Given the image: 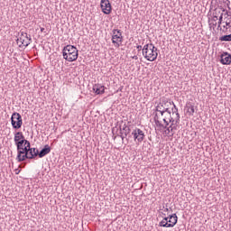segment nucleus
I'll use <instances>...</instances> for the list:
<instances>
[{
	"label": "nucleus",
	"mask_w": 231,
	"mask_h": 231,
	"mask_svg": "<svg viewBox=\"0 0 231 231\" xmlns=\"http://www.w3.org/2000/svg\"><path fill=\"white\" fill-rule=\"evenodd\" d=\"M126 129H129V126H127V125H124L123 128L120 127V132L122 133V131H125Z\"/></svg>",
	"instance_id": "nucleus-28"
},
{
	"label": "nucleus",
	"mask_w": 231,
	"mask_h": 231,
	"mask_svg": "<svg viewBox=\"0 0 231 231\" xmlns=\"http://www.w3.org/2000/svg\"><path fill=\"white\" fill-rule=\"evenodd\" d=\"M168 116H169V123L170 124H172V123L176 122V119L172 118V116H171V114H170V116L168 114Z\"/></svg>",
	"instance_id": "nucleus-27"
},
{
	"label": "nucleus",
	"mask_w": 231,
	"mask_h": 231,
	"mask_svg": "<svg viewBox=\"0 0 231 231\" xmlns=\"http://www.w3.org/2000/svg\"><path fill=\"white\" fill-rule=\"evenodd\" d=\"M169 106H171V102L162 101L156 106L155 111L161 113L162 116H163L165 113H168V115L171 116V110L169 109Z\"/></svg>",
	"instance_id": "nucleus-7"
},
{
	"label": "nucleus",
	"mask_w": 231,
	"mask_h": 231,
	"mask_svg": "<svg viewBox=\"0 0 231 231\" xmlns=\"http://www.w3.org/2000/svg\"><path fill=\"white\" fill-rule=\"evenodd\" d=\"M171 104L173 106V107L171 108L172 114L174 115L175 113L176 116H178V106H176V105L172 101L171 102Z\"/></svg>",
	"instance_id": "nucleus-22"
},
{
	"label": "nucleus",
	"mask_w": 231,
	"mask_h": 231,
	"mask_svg": "<svg viewBox=\"0 0 231 231\" xmlns=\"http://www.w3.org/2000/svg\"><path fill=\"white\" fill-rule=\"evenodd\" d=\"M16 42L19 48H21L22 46L28 48V46H30V42H26V40H24V36H23V32L21 31H20V36L19 38H17Z\"/></svg>",
	"instance_id": "nucleus-12"
},
{
	"label": "nucleus",
	"mask_w": 231,
	"mask_h": 231,
	"mask_svg": "<svg viewBox=\"0 0 231 231\" xmlns=\"http://www.w3.org/2000/svg\"><path fill=\"white\" fill-rule=\"evenodd\" d=\"M11 125L13 129H21L23 127V116L21 114L14 112L11 116Z\"/></svg>",
	"instance_id": "nucleus-4"
},
{
	"label": "nucleus",
	"mask_w": 231,
	"mask_h": 231,
	"mask_svg": "<svg viewBox=\"0 0 231 231\" xmlns=\"http://www.w3.org/2000/svg\"><path fill=\"white\" fill-rule=\"evenodd\" d=\"M39 156V150L37 148H30L27 160H35Z\"/></svg>",
	"instance_id": "nucleus-15"
},
{
	"label": "nucleus",
	"mask_w": 231,
	"mask_h": 231,
	"mask_svg": "<svg viewBox=\"0 0 231 231\" xmlns=\"http://www.w3.org/2000/svg\"><path fill=\"white\" fill-rule=\"evenodd\" d=\"M162 221L166 222V223H169V216L168 217H165Z\"/></svg>",
	"instance_id": "nucleus-32"
},
{
	"label": "nucleus",
	"mask_w": 231,
	"mask_h": 231,
	"mask_svg": "<svg viewBox=\"0 0 231 231\" xmlns=\"http://www.w3.org/2000/svg\"><path fill=\"white\" fill-rule=\"evenodd\" d=\"M132 59H134V60H138V56H133Z\"/></svg>",
	"instance_id": "nucleus-36"
},
{
	"label": "nucleus",
	"mask_w": 231,
	"mask_h": 231,
	"mask_svg": "<svg viewBox=\"0 0 231 231\" xmlns=\"http://www.w3.org/2000/svg\"><path fill=\"white\" fill-rule=\"evenodd\" d=\"M186 109H187V113H188V115H189V116H193L194 114L196 113V106L190 103H188L186 105Z\"/></svg>",
	"instance_id": "nucleus-16"
},
{
	"label": "nucleus",
	"mask_w": 231,
	"mask_h": 231,
	"mask_svg": "<svg viewBox=\"0 0 231 231\" xmlns=\"http://www.w3.org/2000/svg\"><path fill=\"white\" fill-rule=\"evenodd\" d=\"M24 147L32 148V144L30 143V141L25 139V143H23Z\"/></svg>",
	"instance_id": "nucleus-26"
},
{
	"label": "nucleus",
	"mask_w": 231,
	"mask_h": 231,
	"mask_svg": "<svg viewBox=\"0 0 231 231\" xmlns=\"http://www.w3.org/2000/svg\"><path fill=\"white\" fill-rule=\"evenodd\" d=\"M166 131L168 132V134L169 133H171L172 134H174V131L171 130V126L169 127L167 126Z\"/></svg>",
	"instance_id": "nucleus-29"
},
{
	"label": "nucleus",
	"mask_w": 231,
	"mask_h": 231,
	"mask_svg": "<svg viewBox=\"0 0 231 231\" xmlns=\"http://www.w3.org/2000/svg\"><path fill=\"white\" fill-rule=\"evenodd\" d=\"M93 91L96 93V95H104L106 92V87L100 84H96L93 86Z\"/></svg>",
	"instance_id": "nucleus-14"
},
{
	"label": "nucleus",
	"mask_w": 231,
	"mask_h": 231,
	"mask_svg": "<svg viewBox=\"0 0 231 231\" xmlns=\"http://www.w3.org/2000/svg\"><path fill=\"white\" fill-rule=\"evenodd\" d=\"M24 139V135L23 134V132H16L14 134V143H17V142H21V140Z\"/></svg>",
	"instance_id": "nucleus-18"
},
{
	"label": "nucleus",
	"mask_w": 231,
	"mask_h": 231,
	"mask_svg": "<svg viewBox=\"0 0 231 231\" xmlns=\"http://www.w3.org/2000/svg\"><path fill=\"white\" fill-rule=\"evenodd\" d=\"M44 30H46L44 27H41V32H44Z\"/></svg>",
	"instance_id": "nucleus-37"
},
{
	"label": "nucleus",
	"mask_w": 231,
	"mask_h": 231,
	"mask_svg": "<svg viewBox=\"0 0 231 231\" xmlns=\"http://www.w3.org/2000/svg\"><path fill=\"white\" fill-rule=\"evenodd\" d=\"M143 56L146 60L154 62L158 59V48L152 43H147L143 47Z\"/></svg>",
	"instance_id": "nucleus-1"
},
{
	"label": "nucleus",
	"mask_w": 231,
	"mask_h": 231,
	"mask_svg": "<svg viewBox=\"0 0 231 231\" xmlns=\"http://www.w3.org/2000/svg\"><path fill=\"white\" fill-rule=\"evenodd\" d=\"M23 41H26V38H23Z\"/></svg>",
	"instance_id": "nucleus-41"
},
{
	"label": "nucleus",
	"mask_w": 231,
	"mask_h": 231,
	"mask_svg": "<svg viewBox=\"0 0 231 231\" xmlns=\"http://www.w3.org/2000/svg\"><path fill=\"white\" fill-rule=\"evenodd\" d=\"M165 125L163 124H162V122H160V117L158 116V114L155 115L154 116V122L155 125H157V127H162L163 129H167V127H169V121H167V116H164V118L162 119Z\"/></svg>",
	"instance_id": "nucleus-9"
},
{
	"label": "nucleus",
	"mask_w": 231,
	"mask_h": 231,
	"mask_svg": "<svg viewBox=\"0 0 231 231\" xmlns=\"http://www.w3.org/2000/svg\"><path fill=\"white\" fill-rule=\"evenodd\" d=\"M224 28H226V30H228V27H226V25H224Z\"/></svg>",
	"instance_id": "nucleus-40"
},
{
	"label": "nucleus",
	"mask_w": 231,
	"mask_h": 231,
	"mask_svg": "<svg viewBox=\"0 0 231 231\" xmlns=\"http://www.w3.org/2000/svg\"><path fill=\"white\" fill-rule=\"evenodd\" d=\"M180 123V113H177V117L175 122L171 123L170 125L171 131H178V124Z\"/></svg>",
	"instance_id": "nucleus-17"
},
{
	"label": "nucleus",
	"mask_w": 231,
	"mask_h": 231,
	"mask_svg": "<svg viewBox=\"0 0 231 231\" xmlns=\"http://www.w3.org/2000/svg\"><path fill=\"white\" fill-rule=\"evenodd\" d=\"M120 138L124 140L125 138V135H124L123 132H120Z\"/></svg>",
	"instance_id": "nucleus-31"
},
{
	"label": "nucleus",
	"mask_w": 231,
	"mask_h": 231,
	"mask_svg": "<svg viewBox=\"0 0 231 231\" xmlns=\"http://www.w3.org/2000/svg\"><path fill=\"white\" fill-rule=\"evenodd\" d=\"M62 55L68 62H75L79 59V50L75 45H67L62 50Z\"/></svg>",
	"instance_id": "nucleus-2"
},
{
	"label": "nucleus",
	"mask_w": 231,
	"mask_h": 231,
	"mask_svg": "<svg viewBox=\"0 0 231 231\" xmlns=\"http://www.w3.org/2000/svg\"><path fill=\"white\" fill-rule=\"evenodd\" d=\"M164 212H169L168 208H166L164 209Z\"/></svg>",
	"instance_id": "nucleus-38"
},
{
	"label": "nucleus",
	"mask_w": 231,
	"mask_h": 231,
	"mask_svg": "<svg viewBox=\"0 0 231 231\" xmlns=\"http://www.w3.org/2000/svg\"><path fill=\"white\" fill-rule=\"evenodd\" d=\"M177 223H178V216L176 215V213H174L172 215H169L168 227L173 228V226H176Z\"/></svg>",
	"instance_id": "nucleus-11"
},
{
	"label": "nucleus",
	"mask_w": 231,
	"mask_h": 231,
	"mask_svg": "<svg viewBox=\"0 0 231 231\" xmlns=\"http://www.w3.org/2000/svg\"><path fill=\"white\" fill-rule=\"evenodd\" d=\"M132 136L137 145H140L145 140V133L138 127H135L132 131Z\"/></svg>",
	"instance_id": "nucleus-3"
},
{
	"label": "nucleus",
	"mask_w": 231,
	"mask_h": 231,
	"mask_svg": "<svg viewBox=\"0 0 231 231\" xmlns=\"http://www.w3.org/2000/svg\"><path fill=\"white\" fill-rule=\"evenodd\" d=\"M136 49L138 50V51H142L143 49L142 48V45H137Z\"/></svg>",
	"instance_id": "nucleus-30"
},
{
	"label": "nucleus",
	"mask_w": 231,
	"mask_h": 231,
	"mask_svg": "<svg viewBox=\"0 0 231 231\" xmlns=\"http://www.w3.org/2000/svg\"><path fill=\"white\" fill-rule=\"evenodd\" d=\"M30 149L31 148L23 146L22 149L17 151L16 160L19 163H21V162H26V160H28V152H30Z\"/></svg>",
	"instance_id": "nucleus-6"
},
{
	"label": "nucleus",
	"mask_w": 231,
	"mask_h": 231,
	"mask_svg": "<svg viewBox=\"0 0 231 231\" xmlns=\"http://www.w3.org/2000/svg\"><path fill=\"white\" fill-rule=\"evenodd\" d=\"M51 152V147L46 144L40 152L38 151V156L39 158H44V156L50 154Z\"/></svg>",
	"instance_id": "nucleus-13"
},
{
	"label": "nucleus",
	"mask_w": 231,
	"mask_h": 231,
	"mask_svg": "<svg viewBox=\"0 0 231 231\" xmlns=\"http://www.w3.org/2000/svg\"><path fill=\"white\" fill-rule=\"evenodd\" d=\"M166 121H169V116H166Z\"/></svg>",
	"instance_id": "nucleus-39"
},
{
	"label": "nucleus",
	"mask_w": 231,
	"mask_h": 231,
	"mask_svg": "<svg viewBox=\"0 0 231 231\" xmlns=\"http://www.w3.org/2000/svg\"><path fill=\"white\" fill-rule=\"evenodd\" d=\"M125 138H127V136H129V134H131V128H126V130L123 131Z\"/></svg>",
	"instance_id": "nucleus-24"
},
{
	"label": "nucleus",
	"mask_w": 231,
	"mask_h": 231,
	"mask_svg": "<svg viewBox=\"0 0 231 231\" xmlns=\"http://www.w3.org/2000/svg\"><path fill=\"white\" fill-rule=\"evenodd\" d=\"M131 136H133L132 134H128V137H125V139H126L127 142H129V139L131 138Z\"/></svg>",
	"instance_id": "nucleus-34"
},
{
	"label": "nucleus",
	"mask_w": 231,
	"mask_h": 231,
	"mask_svg": "<svg viewBox=\"0 0 231 231\" xmlns=\"http://www.w3.org/2000/svg\"><path fill=\"white\" fill-rule=\"evenodd\" d=\"M25 138L22 139L21 141H18L17 143H14L16 145V150L17 151H21V149H23V147H24V143H25Z\"/></svg>",
	"instance_id": "nucleus-19"
},
{
	"label": "nucleus",
	"mask_w": 231,
	"mask_h": 231,
	"mask_svg": "<svg viewBox=\"0 0 231 231\" xmlns=\"http://www.w3.org/2000/svg\"><path fill=\"white\" fill-rule=\"evenodd\" d=\"M159 226H162L163 228H169V223L164 222V220H162V221L159 223Z\"/></svg>",
	"instance_id": "nucleus-23"
},
{
	"label": "nucleus",
	"mask_w": 231,
	"mask_h": 231,
	"mask_svg": "<svg viewBox=\"0 0 231 231\" xmlns=\"http://www.w3.org/2000/svg\"><path fill=\"white\" fill-rule=\"evenodd\" d=\"M22 32V37H23V39H26L25 40V42H29V44H32V35H28V33Z\"/></svg>",
	"instance_id": "nucleus-20"
},
{
	"label": "nucleus",
	"mask_w": 231,
	"mask_h": 231,
	"mask_svg": "<svg viewBox=\"0 0 231 231\" xmlns=\"http://www.w3.org/2000/svg\"><path fill=\"white\" fill-rule=\"evenodd\" d=\"M223 23V14L218 18V28H221V23Z\"/></svg>",
	"instance_id": "nucleus-25"
},
{
	"label": "nucleus",
	"mask_w": 231,
	"mask_h": 231,
	"mask_svg": "<svg viewBox=\"0 0 231 231\" xmlns=\"http://www.w3.org/2000/svg\"><path fill=\"white\" fill-rule=\"evenodd\" d=\"M219 41H221V42H231V34L221 36V37L219 38Z\"/></svg>",
	"instance_id": "nucleus-21"
},
{
	"label": "nucleus",
	"mask_w": 231,
	"mask_h": 231,
	"mask_svg": "<svg viewBox=\"0 0 231 231\" xmlns=\"http://www.w3.org/2000/svg\"><path fill=\"white\" fill-rule=\"evenodd\" d=\"M14 172H15V174H19V172H21V170L16 169V170H14Z\"/></svg>",
	"instance_id": "nucleus-35"
},
{
	"label": "nucleus",
	"mask_w": 231,
	"mask_h": 231,
	"mask_svg": "<svg viewBox=\"0 0 231 231\" xmlns=\"http://www.w3.org/2000/svg\"><path fill=\"white\" fill-rule=\"evenodd\" d=\"M123 41L122 30L114 29L112 31V43L116 44V48H120V44H122Z\"/></svg>",
	"instance_id": "nucleus-5"
},
{
	"label": "nucleus",
	"mask_w": 231,
	"mask_h": 231,
	"mask_svg": "<svg viewBox=\"0 0 231 231\" xmlns=\"http://www.w3.org/2000/svg\"><path fill=\"white\" fill-rule=\"evenodd\" d=\"M100 6L103 14L106 15H109V14H111L112 7L109 0H101Z\"/></svg>",
	"instance_id": "nucleus-8"
},
{
	"label": "nucleus",
	"mask_w": 231,
	"mask_h": 231,
	"mask_svg": "<svg viewBox=\"0 0 231 231\" xmlns=\"http://www.w3.org/2000/svg\"><path fill=\"white\" fill-rule=\"evenodd\" d=\"M212 21H217V15H213Z\"/></svg>",
	"instance_id": "nucleus-33"
},
{
	"label": "nucleus",
	"mask_w": 231,
	"mask_h": 231,
	"mask_svg": "<svg viewBox=\"0 0 231 231\" xmlns=\"http://www.w3.org/2000/svg\"><path fill=\"white\" fill-rule=\"evenodd\" d=\"M220 62L226 66H229L231 64V54L228 52H224L220 56Z\"/></svg>",
	"instance_id": "nucleus-10"
}]
</instances>
